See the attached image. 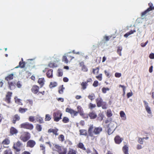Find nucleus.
Here are the masks:
<instances>
[{
	"mask_svg": "<svg viewBox=\"0 0 154 154\" xmlns=\"http://www.w3.org/2000/svg\"><path fill=\"white\" fill-rule=\"evenodd\" d=\"M102 131V128L99 127L94 128L92 126H91L89 128L88 133L89 136L91 137V139L93 140L95 137L94 134L98 135Z\"/></svg>",
	"mask_w": 154,
	"mask_h": 154,
	"instance_id": "obj_1",
	"label": "nucleus"
},
{
	"mask_svg": "<svg viewBox=\"0 0 154 154\" xmlns=\"http://www.w3.org/2000/svg\"><path fill=\"white\" fill-rule=\"evenodd\" d=\"M148 5L149 7L141 14V17L142 19L144 18L148 15L149 14V12L154 10V6H153L152 3L150 2L148 3Z\"/></svg>",
	"mask_w": 154,
	"mask_h": 154,
	"instance_id": "obj_2",
	"label": "nucleus"
},
{
	"mask_svg": "<svg viewBox=\"0 0 154 154\" xmlns=\"http://www.w3.org/2000/svg\"><path fill=\"white\" fill-rule=\"evenodd\" d=\"M97 106L98 107H102L103 109L107 108V104L106 102L103 101L102 98L100 97L97 98L96 100Z\"/></svg>",
	"mask_w": 154,
	"mask_h": 154,
	"instance_id": "obj_3",
	"label": "nucleus"
},
{
	"mask_svg": "<svg viewBox=\"0 0 154 154\" xmlns=\"http://www.w3.org/2000/svg\"><path fill=\"white\" fill-rule=\"evenodd\" d=\"M74 57L70 54L69 53L65 54L63 57L62 61L65 63H67L69 62H70Z\"/></svg>",
	"mask_w": 154,
	"mask_h": 154,
	"instance_id": "obj_4",
	"label": "nucleus"
},
{
	"mask_svg": "<svg viewBox=\"0 0 154 154\" xmlns=\"http://www.w3.org/2000/svg\"><path fill=\"white\" fill-rule=\"evenodd\" d=\"M62 113L60 110H58L53 113V116L54 120L55 122L59 121L61 119Z\"/></svg>",
	"mask_w": 154,
	"mask_h": 154,
	"instance_id": "obj_5",
	"label": "nucleus"
},
{
	"mask_svg": "<svg viewBox=\"0 0 154 154\" xmlns=\"http://www.w3.org/2000/svg\"><path fill=\"white\" fill-rule=\"evenodd\" d=\"M20 139L24 142L28 140L30 138V134L27 132H23L21 133Z\"/></svg>",
	"mask_w": 154,
	"mask_h": 154,
	"instance_id": "obj_6",
	"label": "nucleus"
},
{
	"mask_svg": "<svg viewBox=\"0 0 154 154\" xmlns=\"http://www.w3.org/2000/svg\"><path fill=\"white\" fill-rule=\"evenodd\" d=\"M55 147L56 149V150L58 152L59 154H66L67 151L66 148L57 145H55Z\"/></svg>",
	"mask_w": 154,
	"mask_h": 154,
	"instance_id": "obj_7",
	"label": "nucleus"
},
{
	"mask_svg": "<svg viewBox=\"0 0 154 154\" xmlns=\"http://www.w3.org/2000/svg\"><path fill=\"white\" fill-rule=\"evenodd\" d=\"M92 81L91 78H90L88 79L86 81L83 82L81 83V89L83 90H85L88 86V83L89 82H91Z\"/></svg>",
	"mask_w": 154,
	"mask_h": 154,
	"instance_id": "obj_8",
	"label": "nucleus"
},
{
	"mask_svg": "<svg viewBox=\"0 0 154 154\" xmlns=\"http://www.w3.org/2000/svg\"><path fill=\"white\" fill-rule=\"evenodd\" d=\"M12 94V93L10 91H8L7 93L5 98V101L7 103H9L11 102V99Z\"/></svg>",
	"mask_w": 154,
	"mask_h": 154,
	"instance_id": "obj_9",
	"label": "nucleus"
},
{
	"mask_svg": "<svg viewBox=\"0 0 154 154\" xmlns=\"http://www.w3.org/2000/svg\"><path fill=\"white\" fill-rule=\"evenodd\" d=\"M66 111L69 113L72 116H76L77 115V112L76 111L73 110V109L68 108L66 109Z\"/></svg>",
	"mask_w": 154,
	"mask_h": 154,
	"instance_id": "obj_10",
	"label": "nucleus"
},
{
	"mask_svg": "<svg viewBox=\"0 0 154 154\" xmlns=\"http://www.w3.org/2000/svg\"><path fill=\"white\" fill-rule=\"evenodd\" d=\"M39 90V87L37 85H34L31 89L32 92L35 94H37Z\"/></svg>",
	"mask_w": 154,
	"mask_h": 154,
	"instance_id": "obj_11",
	"label": "nucleus"
},
{
	"mask_svg": "<svg viewBox=\"0 0 154 154\" xmlns=\"http://www.w3.org/2000/svg\"><path fill=\"white\" fill-rule=\"evenodd\" d=\"M143 102L146 112L148 114H152V112L151 111L150 108L148 105V103L145 100L143 101Z\"/></svg>",
	"mask_w": 154,
	"mask_h": 154,
	"instance_id": "obj_12",
	"label": "nucleus"
},
{
	"mask_svg": "<svg viewBox=\"0 0 154 154\" xmlns=\"http://www.w3.org/2000/svg\"><path fill=\"white\" fill-rule=\"evenodd\" d=\"M22 145V143L19 141H17L16 143L14 144L13 148L14 149L16 150L17 151H19L20 149L19 147H20Z\"/></svg>",
	"mask_w": 154,
	"mask_h": 154,
	"instance_id": "obj_13",
	"label": "nucleus"
},
{
	"mask_svg": "<svg viewBox=\"0 0 154 154\" xmlns=\"http://www.w3.org/2000/svg\"><path fill=\"white\" fill-rule=\"evenodd\" d=\"M80 66L81 67L82 70L85 72H87L88 69L86 66L84 65V62L83 61L81 62L79 64Z\"/></svg>",
	"mask_w": 154,
	"mask_h": 154,
	"instance_id": "obj_14",
	"label": "nucleus"
},
{
	"mask_svg": "<svg viewBox=\"0 0 154 154\" xmlns=\"http://www.w3.org/2000/svg\"><path fill=\"white\" fill-rule=\"evenodd\" d=\"M10 143V140L8 139H5L4 140L2 143V144L3 145L4 147L5 148H8V145Z\"/></svg>",
	"mask_w": 154,
	"mask_h": 154,
	"instance_id": "obj_15",
	"label": "nucleus"
},
{
	"mask_svg": "<svg viewBox=\"0 0 154 154\" xmlns=\"http://www.w3.org/2000/svg\"><path fill=\"white\" fill-rule=\"evenodd\" d=\"M35 143L33 140H30L28 141L27 143V146L30 147H33L35 145Z\"/></svg>",
	"mask_w": 154,
	"mask_h": 154,
	"instance_id": "obj_16",
	"label": "nucleus"
},
{
	"mask_svg": "<svg viewBox=\"0 0 154 154\" xmlns=\"http://www.w3.org/2000/svg\"><path fill=\"white\" fill-rule=\"evenodd\" d=\"M45 80L44 78H39L38 81V83L40 85V87H42L45 84Z\"/></svg>",
	"mask_w": 154,
	"mask_h": 154,
	"instance_id": "obj_17",
	"label": "nucleus"
},
{
	"mask_svg": "<svg viewBox=\"0 0 154 154\" xmlns=\"http://www.w3.org/2000/svg\"><path fill=\"white\" fill-rule=\"evenodd\" d=\"M116 128L113 126H109L108 127V133L109 135L112 134L115 129Z\"/></svg>",
	"mask_w": 154,
	"mask_h": 154,
	"instance_id": "obj_18",
	"label": "nucleus"
},
{
	"mask_svg": "<svg viewBox=\"0 0 154 154\" xmlns=\"http://www.w3.org/2000/svg\"><path fill=\"white\" fill-rule=\"evenodd\" d=\"M9 88L11 90H13L15 88V83L14 82H8Z\"/></svg>",
	"mask_w": 154,
	"mask_h": 154,
	"instance_id": "obj_19",
	"label": "nucleus"
},
{
	"mask_svg": "<svg viewBox=\"0 0 154 154\" xmlns=\"http://www.w3.org/2000/svg\"><path fill=\"white\" fill-rule=\"evenodd\" d=\"M20 119V117L18 114L15 115L13 118V123L15 124L16 121H19Z\"/></svg>",
	"mask_w": 154,
	"mask_h": 154,
	"instance_id": "obj_20",
	"label": "nucleus"
},
{
	"mask_svg": "<svg viewBox=\"0 0 154 154\" xmlns=\"http://www.w3.org/2000/svg\"><path fill=\"white\" fill-rule=\"evenodd\" d=\"M53 71L52 69L49 70L46 73L47 77L49 78H52L53 77Z\"/></svg>",
	"mask_w": 154,
	"mask_h": 154,
	"instance_id": "obj_21",
	"label": "nucleus"
},
{
	"mask_svg": "<svg viewBox=\"0 0 154 154\" xmlns=\"http://www.w3.org/2000/svg\"><path fill=\"white\" fill-rule=\"evenodd\" d=\"M90 118L91 119H94L96 118L97 116V115L96 113L93 112H90L88 114Z\"/></svg>",
	"mask_w": 154,
	"mask_h": 154,
	"instance_id": "obj_22",
	"label": "nucleus"
},
{
	"mask_svg": "<svg viewBox=\"0 0 154 154\" xmlns=\"http://www.w3.org/2000/svg\"><path fill=\"white\" fill-rule=\"evenodd\" d=\"M77 109L78 111H77V114L79 113L80 115L83 114V113H84V111L82 108L80 106H78L77 107Z\"/></svg>",
	"mask_w": 154,
	"mask_h": 154,
	"instance_id": "obj_23",
	"label": "nucleus"
},
{
	"mask_svg": "<svg viewBox=\"0 0 154 154\" xmlns=\"http://www.w3.org/2000/svg\"><path fill=\"white\" fill-rule=\"evenodd\" d=\"M136 32L135 30H131L129 32H127L124 35V36L125 38H127L130 35Z\"/></svg>",
	"mask_w": 154,
	"mask_h": 154,
	"instance_id": "obj_24",
	"label": "nucleus"
},
{
	"mask_svg": "<svg viewBox=\"0 0 154 154\" xmlns=\"http://www.w3.org/2000/svg\"><path fill=\"white\" fill-rule=\"evenodd\" d=\"M114 140L115 142L117 144H119L122 140V138H120L119 136L116 137Z\"/></svg>",
	"mask_w": 154,
	"mask_h": 154,
	"instance_id": "obj_25",
	"label": "nucleus"
},
{
	"mask_svg": "<svg viewBox=\"0 0 154 154\" xmlns=\"http://www.w3.org/2000/svg\"><path fill=\"white\" fill-rule=\"evenodd\" d=\"M120 115L121 117L123 120H125L126 119V116L125 113L124 111H121L120 112Z\"/></svg>",
	"mask_w": 154,
	"mask_h": 154,
	"instance_id": "obj_26",
	"label": "nucleus"
},
{
	"mask_svg": "<svg viewBox=\"0 0 154 154\" xmlns=\"http://www.w3.org/2000/svg\"><path fill=\"white\" fill-rule=\"evenodd\" d=\"M98 116L99 117L97 118V121H102L104 117V115L102 113H100L99 114Z\"/></svg>",
	"mask_w": 154,
	"mask_h": 154,
	"instance_id": "obj_27",
	"label": "nucleus"
},
{
	"mask_svg": "<svg viewBox=\"0 0 154 154\" xmlns=\"http://www.w3.org/2000/svg\"><path fill=\"white\" fill-rule=\"evenodd\" d=\"M58 131V130L57 129H50L48 131V132L49 133L52 132L54 134L57 135H58V134L57 133V132Z\"/></svg>",
	"mask_w": 154,
	"mask_h": 154,
	"instance_id": "obj_28",
	"label": "nucleus"
},
{
	"mask_svg": "<svg viewBox=\"0 0 154 154\" xmlns=\"http://www.w3.org/2000/svg\"><path fill=\"white\" fill-rule=\"evenodd\" d=\"M13 76L14 75L13 74H10L5 78V79L7 81L12 80L13 78Z\"/></svg>",
	"mask_w": 154,
	"mask_h": 154,
	"instance_id": "obj_29",
	"label": "nucleus"
},
{
	"mask_svg": "<svg viewBox=\"0 0 154 154\" xmlns=\"http://www.w3.org/2000/svg\"><path fill=\"white\" fill-rule=\"evenodd\" d=\"M117 52L120 56H122L121 51L122 50V48L121 46H118L117 47Z\"/></svg>",
	"mask_w": 154,
	"mask_h": 154,
	"instance_id": "obj_30",
	"label": "nucleus"
},
{
	"mask_svg": "<svg viewBox=\"0 0 154 154\" xmlns=\"http://www.w3.org/2000/svg\"><path fill=\"white\" fill-rule=\"evenodd\" d=\"M88 98L90 99L91 101L94 100L95 97V96L94 93H91L89 94L88 96Z\"/></svg>",
	"mask_w": 154,
	"mask_h": 154,
	"instance_id": "obj_31",
	"label": "nucleus"
},
{
	"mask_svg": "<svg viewBox=\"0 0 154 154\" xmlns=\"http://www.w3.org/2000/svg\"><path fill=\"white\" fill-rule=\"evenodd\" d=\"M22 61L20 62L19 63V66L21 68H23L25 66V63L23 62V59H21Z\"/></svg>",
	"mask_w": 154,
	"mask_h": 154,
	"instance_id": "obj_32",
	"label": "nucleus"
},
{
	"mask_svg": "<svg viewBox=\"0 0 154 154\" xmlns=\"http://www.w3.org/2000/svg\"><path fill=\"white\" fill-rule=\"evenodd\" d=\"M28 110L27 108H23L21 107H20L19 109V112L21 113H23L25 112L26 111Z\"/></svg>",
	"mask_w": 154,
	"mask_h": 154,
	"instance_id": "obj_33",
	"label": "nucleus"
},
{
	"mask_svg": "<svg viewBox=\"0 0 154 154\" xmlns=\"http://www.w3.org/2000/svg\"><path fill=\"white\" fill-rule=\"evenodd\" d=\"M17 131L13 127H11L10 129L11 133L13 134H16L17 133Z\"/></svg>",
	"mask_w": 154,
	"mask_h": 154,
	"instance_id": "obj_34",
	"label": "nucleus"
},
{
	"mask_svg": "<svg viewBox=\"0 0 154 154\" xmlns=\"http://www.w3.org/2000/svg\"><path fill=\"white\" fill-rule=\"evenodd\" d=\"M57 85V82H51L49 85L50 88H53Z\"/></svg>",
	"mask_w": 154,
	"mask_h": 154,
	"instance_id": "obj_35",
	"label": "nucleus"
},
{
	"mask_svg": "<svg viewBox=\"0 0 154 154\" xmlns=\"http://www.w3.org/2000/svg\"><path fill=\"white\" fill-rule=\"evenodd\" d=\"M106 115V116L108 117H110L112 116V114L110 109H109L107 110Z\"/></svg>",
	"mask_w": 154,
	"mask_h": 154,
	"instance_id": "obj_36",
	"label": "nucleus"
},
{
	"mask_svg": "<svg viewBox=\"0 0 154 154\" xmlns=\"http://www.w3.org/2000/svg\"><path fill=\"white\" fill-rule=\"evenodd\" d=\"M37 121L39 123L41 124L44 123V121L42 118L41 117H37L36 119Z\"/></svg>",
	"mask_w": 154,
	"mask_h": 154,
	"instance_id": "obj_37",
	"label": "nucleus"
},
{
	"mask_svg": "<svg viewBox=\"0 0 154 154\" xmlns=\"http://www.w3.org/2000/svg\"><path fill=\"white\" fill-rule=\"evenodd\" d=\"M14 99L15 102L20 105H22V103L21 102V100L17 97H15Z\"/></svg>",
	"mask_w": 154,
	"mask_h": 154,
	"instance_id": "obj_38",
	"label": "nucleus"
},
{
	"mask_svg": "<svg viewBox=\"0 0 154 154\" xmlns=\"http://www.w3.org/2000/svg\"><path fill=\"white\" fill-rule=\"evenodd\" d=\"M123 151L125 154H128V147L127 145H125L123 147Z\"/></svg>",
	"mask_w": 154,
	"mask_h": 154,
	"instance_id": "obj_39",
	"label": "nucleus"
},
{
	"mask_svg": "<svg viewBox=\"0 0 154 154\" xmlns=\"http://www.w3.org/2000/svg\"><path fill=\"white\" fill-rule=\"evenodd\" d=\"M76 151L71 149H69L68 154H76Z\"/></svg>",
	"mask_w": 154,
	"mask_h": 154,
	"instance_id": "obj_40",
	"label": "nucleus"
},
{
	"mask_svg": "<svg viewBox=\"0 0 154 154\" xmlns=\"http://www.w3.org/2000/svg\"><path fill=\"white\" fill-rule=\"evenodd\" d=\"M96 107V105L95 104H93L90 103L88 105V107L90 109H92Z\"/></svg>",
	"mask_w": 154,
	"mask_h": 154,
	"instance_id": "obj_41",
	"label": "nucleus"
},
{
	"mask_svg": "<svg viewBox=\"0 0 154 154\" xmlns=\"http://www.w3.org/2000/svg\"><path fill=\"white\" fill-rule=\"evenodd\" d=\"M4 154H12L11 151L9 149H8L4 152Z\"/></svg>",
	"mask_w": 154,
	"mask_h": 154,
	"instance_id": "obj_42",
	"label": "nucleus"
},
{
	"mask_svg": "<svg viewBox=\"0 0 154 154\" xmlns=\"http://www.w3.org/2000/svg\"><path fill=\"white\" fill-rule=\"evenodd\" d=\"M62 121L63 123H66L69 122V119L67 117H64L63 118Z\"/></svg>",
	"mask_w": 154,
	"mask_h": 154,
	"instance_id": "obj_43",
	"label": "nucleus"
},
{
	"mask_svg": "<svg viewBox=\"0 0 154 154\" xmlns=\"http://www.w3.org/2000/svg\"><path fill=\"white\" fill-rule=\"evenodd\" d=\"M105 75L108 78H109L111 76V75L109 72L107 70H105L104 71Z\"/></svg>",
	"mask_w": 154,
	"mask_h": 154,
	"instance_id": "obj_44",
	"label": "nucleus"
},
{
	"mask_svg": "<svg viewBox=\"0 0 154 154\" xmlns=\"http://www.w3.org/2000/svg\"><path fill=\"white\" fill-rule=\"evenodd\" d=\"M51 119L50 116L49 114H46L45 115V121H50Z\"/></svg>",
	"mask_w": 154,
	"mask_h": 154,
	"instance_id": "obj_45",
	"label": "nucleus"
},
{
	"mask_svg": "<svg viewBox=\"0 0 154 154\" xmlns=\"http://www.w3.org/2000/svg\"><path fill=\"white\" fill-rule=\"evenodd\" d=\"M78 147L83 150H85V148L84 147L83 144L82 143H79L78 145Z\"/></svg>",
	"mask_w": 154,
	"mask_h": 154,
	"instance_id": "obj_46",
	"label": "nucleus"
},
{
	"mask_svg": "<svg viewBox=\"0 0 154 154\" xmlns=\"http://www.w3.org/2000/svg\"><path fill=\"white\" fill-rule=\"evenodd\" d=\"M58 76H61L63 75V72L61 69H59L58 70Z\"/></svg>",
	"mask_w": 154,
	"mask_h": 154,
	"instance_id": "obj_47",
	"label": "nucleus"
},
{
	"mask_svg": "<svg viewBox=\"0 0 154 154\" xmlns=\"http://www.w3.org/2000/svg\"><path fill=\"white\" fill-rule=\"evenodd\" d=\"M22 127L27 129L32 130L33 128V126H22Z\"/></svg>",
	"mask_w": 154,
	"mask_h": 154,
	"instance_id": "obj_48",
	"label": "nucleus"
},
{
	"mask_svg": "<svg viewBox=\"0 0 154 154\" xmlns=\"http://www.w3.org/2000/svg\"><path fill=\"white\" fill-rule=\"evenodd\" d=\"M102 74H100L96 76V78L99 81H101L102 79Z\"/></svg>",
	"mask_w": 154,
	"mask_h": 154,
	"instance_id": "obj_49",
	"label": "nucleus"
},
{
	"mask_svg": "<svg viewBox=\"0 0 154 154\" xmlns=\"http://www.w3.org/2000/svg\"><path fill=\"white\" fill-rule=\"evenodd\" d=\"M109 90V88H105L103 87L102 88V92L103 93L105 94L106 93L107 91H108Z\"/></svg>",
	"mask_w": 154,
	"mask_h": 154,
	"instance_id": "obj_50",
	"label": "nucleus"
},
{
	"mask_svg": "<svg viewBox=\"0 0 154 154\" xmlns=\"http://www.w3.org/2000/svg\"><path fill=\"white\" fill-rule=\"evenodd\" d=\"M65 88L63 87V85H62V87L60 88H59L58 90V92L60 94H62L63 92V90Z\"/></svg>",
	"mask_w": 154,
	"mask_h": 154,
	"instance_id": "obj_51",
	"label": "nucleus"
},
{
	"mask_svg": "<svg viewBox=\"0 0 154 154\" xmlns=\"http://www.w3.org/2000/svg\"><path fill=\"white\" fill-rule=\"evenodd\" d=\"M98 84L99 82L97 81H95L93 84V86L94 87H96L98 86Z\"/></svg>",
	"mask_w": 154,
	"mask_h": 154,
	"instance_id": "obj_52",
	"label": "nucleus"
},
{
	"mask_svg": "<svg viewBox=\"0 0 154 154\" xmlns=\"http://www.w3.org/2000/svg\"><path fill=\"white\" fill-rule=\"evenodd\" d=\"M29 120L30 122H34L35 121L34 117L32 116H30L29 118Z\"/></svg>",
	"mask_w": 154,
	"mask_h": 154,
	"instance_id": "obj_53",
	"label": "nucleus"
},
{
	"mask_svg": "<svg viewBox=\"0 0 154 154\" xmlns=\"http://www.w3.org/2000/svg\"><path fill=\"white\" fill-rule=\"evenodd\" d=\"M82 116V117L84 119L88 118V115L87 114L83 113V114L80 115Z\"/></svg>",
	"mask_w": 154,
	"mask_h": 154,
	"instance_id": "obj_54",
	"label": "nucleus"
},
{
	"mask_svg": "<svg viewBox=\"0 0 154 154\" xmlns=\"http://www.w3.org/2000/svg\"><path fill=\"white\" fill-rule=\"evenodd\" d=\"M112 121V119L111 118H107L106 120L105 121V124H107L109 123L110 122Z\"/></svg>",
	"mask_w": 154,
	"mask_h": 154,
	"instance_id": "obj_55",
	"label": "nucleus"
},
{
	"mask_svg": "<svg viewBox=\"0 0 154 154\" xmlns=\"http://www.w3.org/2000/svg\"><path fill=\"white\" fill-rule=\"evenodd\" d=\"M48 66L51 68H54L56 67L55 64L53 63H49Z\"/></svg>",
	"mask_w": 154,
	"mask_h": 154,
	"instance_id": "obj_56",
	"label": "nucleus"
},
{
	"mask_svg": "<svg viewBox=\"0 0 154 154\" xmlns=\"http://www.w3.org/2000/svg\"><path fill=\"white\" fill-rule=\"evenodd\" d=\"M143 138H139L138 142L140 144H143Z\"/></svg>",
	"mask_w": 154,
	"mask_h": 154,
	"instance_id": "obj_57",
	"label": "nucleus"
},
{
	"mask_svg": "<svg viewBox=\"0 0 154 154\" xmlns=\"http://www.w3.org/2000/svg\"><path fill=\"white\" fill-rule=\"evenodd\" d=\"M121 74L120 73L116 72L115 73V76L117 78L120 77L121 76Z\"/></svg>",
	"mask_w": 154,
	"mask_h": 154,
	"instance_id": "obj_58",
	"label": "nucleus"
},
{
	"mask_svg": "<svg viewBox=\"0 0 154 154\" xmlns=\"http://www.w3.org/2000/svg\"><path fill=\"white\" fill-rule=\"evenodd\" d=\"M59 140L61 141H63L64 140V137L63 135H60L59 137Z\"/></svg>",
	"mask_w": 154,
	"mask_h": 154,
	"instance_id": "obj_59",
	"label": "nucleus"
},
{
	"mask_svg": "<svg viewBox=\"0 0 154 154\" xmlns=\"http://www.w3.org/2000/svg\"><path fill=\"white\" fill-rule=\"evenodd\" d=\"M17 86L19 88H21V87L22 86V85L21 84L20 81H18L17 82Z\"/></svg>",
	"mask_w": 154,
	"mask_h": 154,
	"instance_id": "obj_60",
	"label": "nucleus"
},
{
	"mask_svg": "<svg viewBox=\"0 0 154 154\" xmlns=\"http://www.w3.org/2000/svg\"><path fill=\"white\" fill-rule=\"evenodd\" d=\"M148 42V41H147L145 43H142L141 44V46L142 47H145L146 45L147 44Z\"/></svg>",
	"mask_w": 154,
	"mask_h": 154,
	"instance_id": "obj_61",
	"label": "nucleus"
},
{
	"mask_svg": "<svg viewBox=\"0 0 154 154\" xmlns=\"http://www.w3.org/2000/svg\"><path fill=\"white\" fill-rule=\"evenodd\" d=\"M27 103H28L31 105L32 106L33 104V101L32 100L29 99L27 100Z\"/></svg>",
	"mask_w": 154,
	"mask_h": 154,
	"instance_id": "obj_62",
	"label": "nucleus"
},
{
	"mask_svg": "<svg viewBox=\"0 0 154 154\" xmlns=\"http://www.w3.org/2000/svg\"><path fill=\"white\" fill-rule=\"evenodd\" d=\"M80 134L81 135H84L86 133V131L84 130H80Z\"/></svg>",
	"mask_w": 154,
	"mask_h": 154,
	"instance_id": "obj_63",
	"label": "nucleus"
},
{
	"mask_svg": "<svg viewBox=\"0 0 154 154\" xmlns=\"http://www.w3.org/2000/svg\"><path fill=\"white\" fill-rule=\"evenodd\" d=\"M149 57L151 59H154V54L153 53H151L149 55Z\"/></svg>",
	"mask_w": 154,
	"mask_h": 154,
	"instance_id": "obj_64",
	"label": "nucleus"
}]
</instances>
